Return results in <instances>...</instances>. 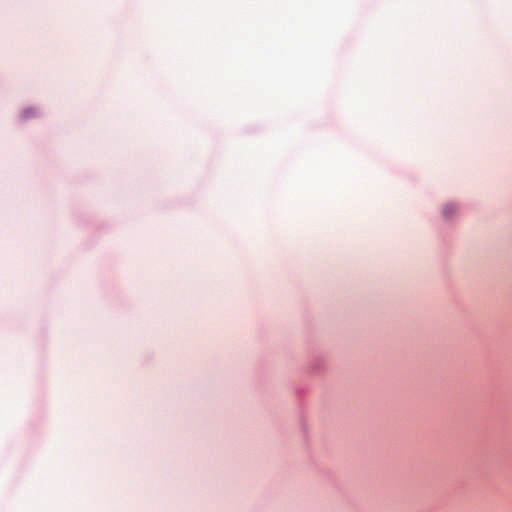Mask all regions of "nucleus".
<instances>
[{
	"instance_id": "1",
	"label": "nucleus",
	"mask_w": 512,
	"mask_h": 512,
	"mask_svg": "<svg viewBox=\"0 0 512 512\" xmlns=\"http://www.w3.org/2000/svg\"><path fill=\"white\" fill-rule=\"evenodd\" d=\"M457 210V207L454 204H448L443 208V213L445 216H450Z\"/></svg>"
},
{
	"instance_id": "2",
	"label": "nucleus",
	"mask_w": 512,
	"mask_h": 512,
	"mask_svg": "<svg viewBox=\"0 0 512 512\" xmlns=\"http://www.w3.org/2000/svg\"><path fill=\"white\" fill-rule=\"evenodd\" d=\"M36 115V111L33 108H29L23 111V118H29Z\"/></svg>"
}]
</instances>
